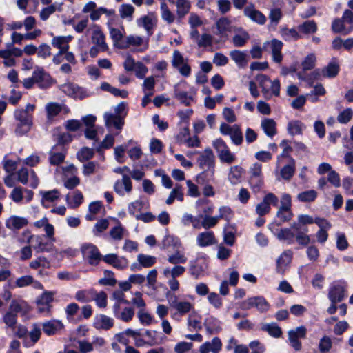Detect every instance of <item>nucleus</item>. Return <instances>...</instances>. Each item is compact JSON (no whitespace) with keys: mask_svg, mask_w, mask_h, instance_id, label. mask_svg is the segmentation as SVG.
Here are the masks:
<instances>
[{"mask_svg":"<svg viewBox=\"0 0 353 353\" xmlns=\"http://www.w3.org/2000/svg\"><path fill=\"white\" fill-rule=\"evenodd\" d=\"M230 56L240 68L245 67L248 62V57L245 52L234 50L230 52Z\"/></svg>","mask_w":353,"mask_h":353,"instance_id":"4c0bfd02","label":"nucleus"},{"mask_svg":"<svg viewBox=\"0 0 353 353\" xmlns=\"http://www.w3.org/2000/svg\"><path fill=\"white\" fill-rule=\"evenodd\" d=\"M63 324L59 320H51L42 323L43 332L48 336L56 334V333L63 329Z\"/></svg>","mask_w":353,"mask_h":353,"instance_id":"cd10ccee","label":"nucleus"},{"mask_svg":"<svg viewBox=\"0 0 353 353\" xmlns=\"http://www.w3.org/2000/svg\"><path fill=\"white\" fill-rule=\"evenodd\" d=\"M298 30L304 34H313L317 30L316 23L313 20H308L300 24Z\"/></svg>","mask_w":353,"mask_h":353,"instance_id":"6e6d98bb","label":"nucleus"},{"mask_svg":"<svg viewBox=\"0 0 353 353\" xmlns=\"http://www.w3.org/2000/svg\"><path fill=\"white\" fill-rule=\"evenodd\" d=\"M83 258L90 265H97L103 260V256L100 253L96 245L92 243H84L81 247Z\"/></svg>","mask_w":353,"mask_h":353,"instance_id":"39448f33","label":"nucleus"},{"mask_svg":"<svg viewBox=\"0 0 353 353\" xmlns=\"http://www.w3.org/2000/svg\"><path fill=\"white\" fill-rule=\"evenodd\" d=\"M314 220L312 216L310 215L301 214L298 216L297 222H294L292 224V228L293 230H299L307 228L306 225L314 223Z\"/></svg>","mask_w":353,"mask_h":353,"instance_id":"a18cd8bd","label":"nucleus"},{"mask_svg":"<svg viewBox=\"0 0 353 353\" xmlns=\"http://www.w3.org/2000/svg\"><path fill=\"white\" fill-rule=\"evenodd\" d=\"M161 14L162 19L168 23L171 24L175 20L174 14L170 11L165 2L163 1L160 6Z\"/></svg>","mask_w":353,"mask_h":353,"instance_id":"5fc2aeb1","label":"nucleus"},{"mask_svg":"<svg viewBox=\"0 0 353 353\" xmlns=\"http://www.w3.org/2000/svg\"><path fill=\"white\" fill-rule=\"evenodd\" d=\"M114 135L108 134L102 141L99 143L94 142L93 143V147L97 152L101 153L105 149L111 148L114 143Z\"/></svg>","mask_w":353,"mask_h":353,"instance_id":"f704fd0d","label":"nucleus"},{"mask_svg":"<svg viewBox=\"0 0 353 353\" xmlns=\"http://www.w3.org/2000/svg\"><path fill=\"white\" fill-rule=\"evenodd\" d=\"M33 76L36 83L41 88H48L53 84L52 78L43 68L36 66L33 72Z\"/></svg>","mask_w":353,"mask_h":353,"instance_id":"f8f14e48","label":"nucleus"},{"mask_svg":"<svg viewBox=\"0 0 353 353\" xmlns=\"http://www.w3.org/2000/svg\"><path fill=\"white\" fill-rule=\"evenodd\" d=\"M132 183L129 176L123 174L121 180H117L114 185V190L119 195L123 196L124 192L129 193L132 191Z\"/></svg>","mask_w":353,"mask_h":353,"instance_id":"f3484780","label":"nucleus"},{"mask_svg":"<svg viewBox=\"0 0 353 353\" xmlns=\"http://www.w3.org/2000/svg\"><path fill=\"white\" fill-rule=\"evenodd\" d=\"M181 243L179 239L170 235L165 236L162 241L163 249H168L170 247L178 249Z\"/></svg>","mask_w":353,"mask_h":353,"instance_id":"338daca9","label":"nucleus"},{"mask_svg":"<svg viewBox=\"0 0 353 353\" xmlns=\"http://www.w3.org/2000/svg\"><path fill=\"white\" fill-rule=\"evenodd\" d=\"M174 299L175 300L172 301L170 305L172 307L175 308L180 314H185L192 309L193 306L190 302L177 301L176 300V297H174Z\"/></svg>","mask_w":353,"mask_h":353,"instance_id":"de8ad7c7","label":"nucleus"},{"mask_svg":"<svg viewBox=\"0 0 353 353\" xmlns=\"http://www.w3.org/2000/svg\"><path fill=\"white\" fill-rule=\"evenodd\" d=\"M268 47L270 48L272 59L274 62L280 63L283 60L281 50L283 48V43L276 39L270 41H266L263 43V47L259 46H254L251 50L250 54L253 59H260L262 57V51H267Z\"/></svg>","mask_w":353,"mask_h":353,"instance_id":"f03ea898","label":"nucleus"},{"mask_svg":"<svg viewBox=\"0 0 353 353\" xmlns=\"http://www.w3.org/2000/svg\"><path fill=\"white\" fill-rule=\"evenodd\" d=\"M198 153L199 156L196 162L200 169L215 168L216 157L211 148H207L203 152Z\"/></svg>","mask_w":353,"mask_h":353,"instance_id":"1a4fd4ad","label":"nucleus"},{"mask_svg":"<svg viewBox=\"0 0 353 353\" xmlns=\"http://www.w3.org/2000/svg\"><path fill=\"white\" fill-rule=\"evenodd\" d=\"M340 71V65L338 59L335 57L332 58L331 61L327 66L321 70L322 77L327 78L336 77Z\"/></svg>","mask_w":353,"mask_h":353,"instance_id":"b1692460","label":"nucleus"},{"mask_svg":"<svg viewBox=\"0 0 353 353\" xmlns=\"http://www.w3.org/2000/svg\"><path fill=\"white\" fill-rule=\"evenodd\" d=\"M305 125L300 121L294 120L291 121L288 123L287 130L290 134L301 135L303 134V131L305 129Z\"/></svg>","mask_w":353,"mask_h":353,"instance_id":"a19ab883","label":"nucleus"},{"mask_svg":"<svg viewBox=\"0 0 353 353\" xmlns=\"http://www.w3.org/2000/svg\"><path fill=\"white\" fill-rule=\"evenodd\" d=\"M103 261L118 270H124L128 266V261L124 256H119L116 254H108L103 257Z\"/></svg>","mask_w":353,"mask_h":353,"instance_id":"4468645a","label":"nucleus"},{"mask_svg":"<svg viewBox=\"0 0 353 353\" xmlns=\"http://www.w3.org/2000/svg\"><path fill=\"white\" fill-rule=\"evenodd\" d=\"M279 202L278 197L273 193L267 194L263 201L256 207V212L259 216H263L270 211V205L276 206Z\"/></svg>","mask_w":353,"mask_h":353,"instance_id":"9b49d317","label":"nucleus"},{"mask_svg":"<svg viewBox=\"0 0 353 353\" xmlns=\"http://www.w3.org/2000/svg\"><path fill=\"white\" fill-rule=\"evenodd\" d=\"M243 13L245 17L258 24L263 25L266 22L265 16L259 10L255 9L253 4L246 6L243 10Z\"/></svg>","mask_w":353,"mask_h":353,"instance_id":"2eb2a0df","label":"nucleus"},{"mask_svg":"<svg viewBox=\"0 0 353 353\" xmlns=\"http://www.w3.org/2000/svg\"><path fill=\"white\" fill-rule=\"evenodd\" d=\"M293 230L295 232L294 239L300 245L306 246L310 243V236L307 234L308 228Z\"/></svg>","mask_w":353,"mask_h":353,"instance_id":"79ce46f5","label":"nucleus"},{"mask_svg":"<svg viewBox=\"0 0 353 353\" xmlns=\"http://www.w3.org/2000/svg\"><path fill=\"white\" fill-rule=\"evenodd\" d=\"M94 292L92 290H79L76 292L74 298L81 303H88L94 300Z\"/></svg>","mask_w":353,"mask_h":353,"instance_id":"8fccbe9b","label":"nucleus"},{"mask_svg":"<svg viewBox=\"0 0 353 353\" xmlns=\"http://www.w3.org/2000/svg\"><path fill=\"white\" fill-rule=\"evenodd\" d=\"M216 26L217 29L216 34L225 38L228 37V32L234 30L231 21L226 17H221L217 20Z\"/></svg>","mask_w":353,"mask_h":353,"instance_id":"6ab92c4d","label":"nucleus"},{"mask_svg":"<svg viewBox=\"0 0 353 353\" xmlns=\"http://www.w3.org/2000/svg\"><path fill=\"white\" fill-rule=\"evenodd\" d=\"M134 11L135 8L131 4L128 3L122 4L119 9L120 17L128 21L132 20Z\"/></svg>","mask_w":353,"mask_h":353,"instance_id":"49530a36","label":"nucleus"},{"mask_svg":"<svg viewBox=\"0 0 353 353\" xmlns=\"http://www.w3.org/2000/svg\"><path fill=\"white\" fill-rule=\"evenodd\" d=\"M137 24L139 27L143 28L148 36H151L153 33V28L156 24V20L152 14L144 15L137 20Z\"/></svg>","mask_w":353,"mask_h":353,"instance_id":"a878e982","label":"nucleus"},{"mask_svg":"<svg viewBox=\"0 0 353 353\" xmlns=\"http://www.w3.org/2000/svg\"><path fill=\"white\" fill-rule=\"evenodd\" d=\"M35 108V105L28 103L25 108H18L14 111V118L17 121L14 132L17 136H23L30 130Z\"/></svg>","mask_w":353,"mask_h":353,"instance_id":"f257e3e1","label":"nucleus"},{"mask_svg":"<svg viewBox=\"0 0 353 353\" xmlns=\"http://www.w3.org/2000/svg\"><path fill=\"white\" fill-rule=\"evenodd\" d=\"M175 97L183 104L189 106L194 101L193 95H188V92L184 91H179L176 89L174 90Z\"/></svg>","mask_w":353,"mask_h":353,"instance_id":"4d7b16f0","label":"nucleus"},{"mask_svg":"<svg viewBox=\"0 0 353 353\" xmlns=\"http://www.w3.org/2000/svg\"><path fill=\"white\" fill-rule=\"evenodd\" d=\"M187 260L188 259L185 254L178 250L176 251L174 254L169 255L168 257V261L174 265L185 263Z\"/></svg>","mask_w":353,"mask_h":353,"instance_id":"052dcab7","label":"nucleus"},{"mask_svg":"<svg viewBox=\"0 0 353 353\" xmlns=\"http://www.w3.org/2000/svg\"><path fill=\"white\" fill-rule=\"evenodd\" d=\"M3 321L8 327L14 330L16 327L17 323V315L15 313L8 310L3 315Z\"/></svg>","mask_w":353,"mask_h":353,"instance_id":"e2e57ef3","label":"nucleus"},{"mask_svg":"<svg viewBox=\"0 0 353 353\" xmlns=\"http://www.w3.org/2000/svg\"><path fill=\"white\" fill-rule=\"evenodd\" d=\"M105 125L110 128L114 126L116 129L121 130L124 125V119L114 115L113 113L105 112L103 115Z\"/></svg>","mask_w":353,"mask_h":353,"instance_id":"c85d7f7f","label":"nucleus"},{"mask_svg":"<svg viewBox=\"0 0 353 353\" xmlns=\"http://www.w3.org/2000/svg\"><path fill=\"white\" fill-rule=\"evenodd\" d=\"M8 310L15 313L17 315L18 313L25 315L29 312L30 307L26 301L19 297L12 299Z\"/></svg>","mask_w":353,"mask_h":353,"instance_id":"dca6fc26","label":"nucleus"},{"mask_svg":"<svg viewBox=\"0 0 353 353\" xmlns=\"http://www.w3.org/2000/svg\"><path fill=\"white\" fill-rule=\"evenodd\" d=\"M70 200H71V197L70 196L69 194H68L66 196V201L68 202V203L70 205V206L72 208H76L79 207L83 202V196L80 191L76 190L74 193L72 198V201H71Z\"/></svg>","mask_w":353,"mask_h":353,"instance_id":"bf43d9fd","label":"nucleus"},{"mask_svg":"<svg viewBox=\"0 0 353 353\" xmlns=\"http://www.w3.org/2000/svg\"><path fill=\"white\" fill-rule=\"evenodd\" d=\"M175 199L179 200V201H183V194L181 190V186L178 185H176L170 192V196L166 200V203L168 205H171L173 203Z\"/></svg>","mask_w":353,"mask_h":353,"instance_id":"13d9d810","label":"nucleus"},{"mask_svg":"<svg viewBox=\"0 0 353 353\" xmlns=\"http://www.w3.org/2000/svg\"><path fill=\"white\" fill-rule=\"evenodd\" d=\"M222 348V343L219 337H214L212 341H208L202 344L199 347L200 353H219Z\"/></svg>","mask_w":353,"mask_h":353,"instance_id":"412c9836","label":"nucleus"},{"mask_svg":"<svg viewBox=\"0 0 353 353\" xmlns=\"http://www.w3.org/2000/svg\"><path fill=\"white\" fill-rule=\"evenodd\" d=\"M188 59L183 56L179 50H174L172 54V65L176 69L183 77H188L191 74V66Z\"/></svg>","mask_w":353,"mask_h":353,"instance_id":"423d86ee","label":"nucleus"},{"mask_svg":"<svg viewBox=\"0 0 353 353\" xmlns=\"http://www.w3.org/2000/svg\"><path fill=\"white\" fill-rule=\"evenodd\" d=\"M341 19L345 26L348 25L346 33H350L353 30V12L348 9L345 10Z\"/></svg>","mask_w":353,"mask_h":353,"instance_id":"774afa93","label":"nucleus"},{"mask_svg":"<svg viewBox=\"0 0 353 353\" xmlns=\"http://www.w3.org/2000/svg\"><path fill=\"white\" fill-rule=\"evenodd\" d=\"M145 336L147 338L145 343L148 345L154 346L162 343V337L157 331L147 330L145 332Z\"/></svg>","mask_w":353,"mask_h":353,"instance_id":"37998d69","label":"nucleus"},{"mask_svg":"<svg viewBox=\"0 0 353 353\" xmlns=\"http://www.w3.org/2000/svg\"><path fill=\"white\" fill-rule=\"evenodd\" d=\"M292 252L290 250L283 252L276 261V271L279 274H283L288 265L290 263Z\"/></svg>","mask_w":353,"mask_h":353,"instance_id":"7c9ffc66","label":"nucleus"},{"mask_svg":"<svg viewBox=\"0 0 353 353\" xmlns=\"http://www.w3.org/2000/svg\"><path fill=\"white\" fill-rule=\"evenodd\" d=\"M28 224L27 219L18 216H11L6 221V226L11 230H19Z\"/></svg>","mask_w":353,"mask_h":353,"instance_id":"5701e85b","label":"nucleus"},{"mask_svg":"<svg viewBox=\"0 0 353 353\" xmlns=\"http://www.w3.org/2000/svg\"><path fill=\"white\" fill-rule=\"evenodd\" d=\"M36 244L33 246L34 250L38 252H50L54 250V242L51 240L45 241L43 237L37 235L34 237Z\"/></svg>","mask_w":353,"mask_h":353,"instance_id":"aec40b11","label":"nucleus"},{"mask_svg":"<svg viewBox=\"0 0 353 353\" xmlns=\"http://www.w3.org/2000/svg\"><path fill=\"white\" fill-rule=\"evenodd\" d=\"M59 88L66 95L74 99L82 100L88 97L87 92L83 88L73 83L63 84Z\"/></svg>","mask_w":353,"mask_h":353,"instance_id":"9d476101","label":"nucleus"},{"mask_svg":"<svg viewBox=\"0 0 353 353\" xmlns=\"http://www.w3.org/2000/svg\"><path fill=\"white\" fill-rule=\"evenodd\" d=\"M137 261L141 264L143 268H150L156 263L155 256L139 254L137 256Z\"/></svg>","mask_w":353,"mask_h":353,"instance_id":"680f3d73","label":"nucleus"},{"mask_svg":"<svg viewBox=\"0 0 353 353\" xmlns=\"http://www.w3.org/2000/svg\"><path fill=\"white\" fill-rule=\"evenodd\" d=\"M65 157V154L62 152H57L55 147L52 148L49 152V162L52 165H59L64 161Z\"/></svg>","mask_w":353,"mask_h":353,"instance_id":"603ef678","label":"nucleus"},{"mask_svg":"<svg viewBox=\"0 0 353 353\" xmlns=\"http://www.w3.org/2000/svg\"><path fill=\"white\" fill-rule=\"evenodd\" d=\"M328 298L333 303L341 302L344 298V289L338 285L330 288L328 293Z\"/></svg>","mask_w":353,"mask_h":353,"instance_id":"58836bf2","label":"nucleus"},{"mask_svg":"<svg viewBox=\"0 0 353 353\" xmlns=\"http://www.w3.org/2000/svg\"><path fill=\"white\" fill-rule=\"evenodd\" d=\"M212 145L221 163L230 165L236 160L235 154L231 152L226 143L222 139L219 138L213 141Z\"/></svg>","mask_w":353,"mask_h":353,"instance_id":"20e7f679","label":"nucleus"},{"mask_svg":"<svg viewBox=\"0 0 353 353\" xmlns=\"http://www.w3.org/2000/svg\"><path fill=\"white\" fill-rule=\"evenodd\" d=\"M245 170L240 165H233L229 169L228 180L232 185H236L241 182Z\"/></svg>","mask_w":353,"mask_h":353,"instance_id":"393cba45","label":"nucleus"},{"mask_svg":"<svg viewBox=\"0 0 353 353\" xmlns=\"http://www.w3.org/2000/svg\"><path fill=\"white\" fill-rule=\"evenodd\" d=\"M114 319L105 314H99L96 316L94 326L98 330H108L114 325Z\"/></svg>","mask_w":353,"mask_h":353,"instance_id":"c756f323","label":"nucleus"},{"mask_svg":"<svg viewBox=\"0 0 353 353\" xmlns=\"http://www.w3.org/2000/svg\"><path fill=\"white\" fill-rule=\"evenodd\" d=\"M56 292L54 291H44L37 300V305L52 306L51 303L54 301V296Z\"/></svg>","mask_w":353,"mask_h":353,"instance_id":"3c124183","label":"nucleus"},{"mask_svg":"<svg viewBox=\"0 0 353 353\" xmlns=\"http://www.w3.org/2000/svg\"><path fill=\"white\" fill-rule=\"evenodd\" d=\"M252 307L256 308L260 312H265L270 308V304L263 296H253L247 299L241 303V308L248 310Z\"/></svg>","mask_w":353,"mask_h":353,"instance_id":"0eeeda50","label":"nucleus"},{"mask_svg":"<svg viewBox=\"0 0 353 353\" xmlns=\"http://www.w3.org/2000/svg\"><path fill=\"white\" fill-rule=\"evenodd\" d=\"M29 267L33 270H38L39 268L48 269L50 268V262L46 257L40 256L32 260L30 263Z\"/></svg>","mask_w":353,"mask_h":353,"instance_id":"09e8293b","label":"nucleus"},{"mask_svg":"<svg viewBox=\"0 0 353 353\" xmlns=\"http://www.w3.org/2000/svg\"><path fill=\"white\" fill-rule=\"evenodd\" d=\"M176 7V15L179 20H181L190 12L191 3L189 0H168Z\"/></svg>","mask_w":353,"mask_h":353,"instance_id":"a211bd4d","label":"nucleus"},{"mask_svg":"<svg viewBox=\"0 0 353 353\" xmlns=\"http://www.w3.org/2000/svg\"><path fill=\"white\" fill-rule=\"evenodd\" d=\"M250 39L249 34L245 31H242L241 34H235L232 38V43L235 47L244 46Z\"/></svg>","mask_w":353,"mask_h":353,"instance_id":"0e129e2a","label":"nucleus"},{"mask_svg":"<svg viewBox=\"0 0 353 353\" xmlns=\"http://www.w3.org/2000/svg\"><path fill=\"white\" fill-rule=\"evenodd\" d=\"M39 193L42 196L41 203L45 208H48L50 203L55 201L60 197V192L55 189L50 191L41 190Z\"/></svg>","mask_w":353,"mask_h":353,"instance_id":"473e14b6","label":"nucleus"},{"mask_svg":"<svg viewBox=\"0 0 353 353\" xmlns=\"http://www.w3.org/2000/svg\"><path fill=\"white\" fill-rule=\"evenodd\" d=\"M295 232L292 227L281 228L276 234V237L280 241H286L288 245L294 242Z\"/></svg>","mask_w":353,"mask_h":353,"instance_id":"e433bc0d","label":"nucleus"},{"mask_svg":"<svg viewBox=\"0 0 353 353\" xmlns=\"http://www.w3.org/2000/svg\"><path fill=\"white\" fill-rule=\"evenodd\" d=\"M261 127L269 137L272 138L277 133L276 123L273 119L265 118L261 121Z\"/></svg>","mask_w":353,"mask_h":353,"instance_id":"72a5a7b5","label":"nucleus"},{"mask_svg":"<svg viewBox=\"0 0 353 353\" xmlns=\"http://www.w3.org/2000/svg\"><path fill=\"white\" fill-rule=\"evenodd\" d=\"M281 34L282 38L285 41L298 40L301 36L294 28H283L281 30Z\"/></svg>","mask_w":353,"mask_h":353,"instance_id":"69168bd1","label":"nucleus"},{"mask_svg":"<svg viewBox=\"0 0 353 353\" xmlns=\"http://www.w3.org/2000/svg\"><path fill=\"white\" fill-rule=\"evenodd\" d=\"M256 79L262 89L264 97L269 99L272 95L279 97L280 94V81L279 79L271 81L270 79L263 74H258Z\"/></svg>","mask_w":353,"mask_h":353,"instance_id":"7ed1b4c3","label":"nucleus"},{"mask_svg":"<svg viewBox=\"0 0 353 353\" xmlns=\"http://www.w3.org/2000/svg\"><path fill=\"white\" fill-rule=\"evenodd\" d=\"M196 242L200 247H206L215 244L216 241L213 232L205 231L198 234Z\"/></svg>","mask_w":353,"mask_h":353,"instance_id":"2f4dec72","label":"nucleus"},{"mask_svg":"<svg viewBox=\"0 0 353 353\" xmlns=\"http://www.w3.org/2000/svg\"><path fill=\"white\" fill-rule=\"evenodd\" d=\"M295 172V161L290 157V163L285 165L280 171L281 176L283 179L290 181Z\"/></svg>","mask_w":353,"mask_h":353,"instance_id":"c03bdc74","label":"nucleus"},{"mask_svg":"<svg viewBox=\"0 0 353 353\" xmlns=\"http://www.w3.org/2000/svg\"><path fill=\"white\" fill-rule=\"evenodd\" d=\"M92 42L97 46L101 51H106L108 49V44L105 41V34L101 30L99 26L95 25L92 36Z\"/></svg>","mask_w":353,"mask_h":353,"instance_id":"4be33fe9","label":"nucleus"},{"mask_svg":"<svg viewBox=\"0 0 353 353\" xmlns=\"http://www.w3.org/2000/svg\"><path fill=\"white\" fill-rule=\"evenodd\" d=\"M203 171L196 177V181L199 184H206L214 180L215 168L202 169Z\"/></svg>","mask_w":353,"mask_h":353,"instance_id":"c9c22d12","label":"nucleus"},{"mask_svg":"<svg viewBox=\"0 0 353 353\" xmlns=\"http://www.w3.org/2000/svg\"><path fill=\"white\" fill-rule=\"evenodd\" d=\"M306 334V328L304 326H300L295 330L288 331V339L290 345L296 351L301 349V343L299 341V338H305Z\"/></svg>","mask_w":353,"mask_h":353,"instance_id":"ddd939ff","label":"nucleus"},{"mask_svg":"<svg viewBox=\"0 0 353 353\" xmlns=\"http://www.w3.org/2000/svg\"><path fill=\"white\" fill-rule=\"evenodd\" d=\"M72 36H55L53 37L51 44L53 47L58 48L59 51L66 52L69 49V43L72 39Z\"/></svg>","mask_w":353,"mask_h":353,"instance_id":"bb28decb","label":"nucleus"},{"mask_svg":"<svg viewBox=\"0 0 353 353\" xmlns=\"http://www.w3.org/2000/svg\"><path fill=\"white\" fill-rule=\"evenodd\" d=\"M220 132L223 135H229L232 143L239 145L243 142V134L239 125H230L223 123L220 125Z\"/></svg>","mask_w":353,"mask_h":353,"instance_id":"6e6552de","label":"nucleus"},{"mask_svg":"<svg viewBox=\"0 0 353 353\" xmlns=\"http://www.w3.org/2000/svg\"><path fill=\"white\" fill-rule=\"evenodd\" d=\"M261 330L274 338H279L283 334L281 328L276 323H262Z\"/></svg>","mask_w":353,"mask_h":353,"instance_id":"ea45409f","label":"nucleus"},{"mask_svg":"<svg viewBox=\"0 0 353 353\" xmlns=\"http://www.w3.org/2000/svg\"><path fill=\"white\" fill-rule=\"evenodd\" d=\"M61 105L55 102H50L46 105V111L47 113V118L52 119L57 116L61 111Z\"/></svg>","mask_w":353,"mask_h":353,"instance_id":"864d4df0","label":"nucleus"}]
</instances>
